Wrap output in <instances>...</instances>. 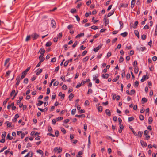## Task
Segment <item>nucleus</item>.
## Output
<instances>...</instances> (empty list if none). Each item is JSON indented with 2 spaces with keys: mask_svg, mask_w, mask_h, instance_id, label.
<instances>
[{
  "mask_svg": "<svg viewBox=\"0 0 157 157\" xmlns=\"http://www.w3.org/2000/svg\"><path fill=\"white\" fill-rule=\"evenodd\" d=\"M18 92V91L17 90V92H15V90H13L10 94V96L13 97L12 98H14L15 96L17 95Z\"/></svg>",
  "mask_w": 157,
  "mask_h": 157,
  "instance_id": "f257e3e1",
  "label": "nucleus"
},
{
  "mask_svg": "<svg viewBox=\"0 0 157 157\" xmlns=\"http://www.w3.org/2000/svg\"><path fill=\"white\" fill-rule=\"evenodd\" d=\"M103 44H100L96 47L93 50L95 52H97L98 50L100 49L102 47Z\"/></svg>",
  "mask_w": 157,
  "mask_h": 157,
  "instance_id": "f03ea898",
  "label": "nucleus"
},
{
  "mask_svg": "<svg viewBox=\"0 0 157 157\" xmlns=\"http://www.w3.org/2000/svg\"><path fill=\"white\" fill-rule=\"evenodd\" d=\"M104 21H105V25L106 26L109 23V20L107 18L106 15L104 16Z\"/></svg>",
  "mask_w": 157,
  "mask_h": 157,
  "instance_id": "7ed1b4c3",
  "label": "nucleus"
},
{
  "mask_svg": "<svg viewBox=\"0 0 157 157\" xmlns=\"http://www.w3.org/2000/svg\"><path fill=\"white\" fill-rule=\"evenodd\" d=\"M38 36L39 35L36 33H34L31 35V37L33 40L37 39Z\"/></svg>",
  "mask_w": 157,
  "mask_h": 157,
  "instance_id": "20e7f679",
  "label": "nucleus"
},
{
  "mask_svg": "<svg viewBox=\"0 0 157 157\" xmlns=\"http://www.w3.org/2000/svg\"><path fill=\"white\" fill-rule=\"evenodd\" d=\"M16 80L17 81V82L15 84V86L17 87L19 85L20 83V80L19 79V75L16 78Z\"/></svg>",
  "mask_w": 157,
  "mask_h": 157,
  "instance_id": "39448f33",
  "label": "nucleus"
},
{
  "mask_svg": "<svg viewBox=\"0 0 157 157\" xmlns=\"http://www.w3.org/2000/svg\"><path fill=\"white\" fill-rule=\"evenodd\" d=\"M51 26L53 28H55L56 27V22H55V20L53 19H52L51 20Z\"/></svg>",
  "mask_w": 157,
  "mask_h": 157,
  "instance_id": "423d86ee",
  "label": "nucleus"
},
{
  "mask_svg": "<svg viewBox=\"0 0 157 157\" xmlns=\"http://www.w3.org/2000/svg\"><path fill=\"white\" fill-rule=\"evenodd\" d=\"M136 49L137 50H138L139 52H140V51L142 52H143L146 49V48L145 47H141L140 48V49L138 47H137Z\"/></svg>",
  "mask_w": 157,
  "mask_h": 157,
  "instance_id": "0eeeda50",
  "label": "nucleus"
},
{
  "mask_svg": "<svg viewBox=\"0 0 157 157\" xmlns=\"http://www.w3.org/2000/svg\"><path fill=\"white\" fill-rule=\"evenodd\" d=\"M84 36V33H81L78 34V35L76 36V38H80L81 37L83 36Z\"/></svg>",
  "mask_w": 157,
  "mask_h": 157,
  "instance_id": "6e6552de",
  "label": "nucleus"
},
{
  "mask_svg": "<svg viewBox=\"0 0 157 157\" xmlns=\"http://www.w3.org/2000/svg\"><path fill=\"white\" fill-rule=\"evenodd\" d=\"M128 34V33L127 32H124L121 33L120 35L124 37H125L127 36Z\"/></svg>",
  "mask_w": 157,
  "mask_h": 157,
  "instance_id": "1a4fd4ad",
  "label": "nucleus"
},
{
  "mask_svg": "<svg viewBox=\"0 0 157 157\" xmlns=\"http://www.w3.org/2000/svg\"><path fill=\"white\" fill-rule=\"evenodd\" d=\"M136 3V0H132L131 2V8L132 9Z\"/></svg>",
  "mask_w": 157,
  "mask_h": 157,
  "instance_id": "9d476101",
  "label": "nucleus"
},
{
  "mask_svg": "<svg viewBox=\"0 0 157 157\" xmlns=\"http://www.w3.org/2000/svg\"><path fill=\"white\" fill-rule=\"evenodd\" d=\"M101 77L103 78H107L109 77V74H102L101 75Z\"/></svg>",
  "mask_w": 157,
  "mask_h": 157,
  "instance_id": "9b49d317",
  "label": "nucleus"
},
{
  "mask_svg": "<svg viewBox=\"0 0 157 157\" xmlns=\"http://www.w3.org/2000/svg\"><path fill=\"white\" fill-rule=\"evenodd\" d=\"M140 143L142 146H144L146 147L147 146V144L146 143L144 142V141L142 140H140Z\"/></svg>",
  "mask_w": 157,
  "mask_h": 157,
  "instance_id": "f8f14e48",
  "label": "nucleus"
},
{
  "mask_svg": "<svg viewBox=\"0 0 157 157\" xmlns=\"http://www.w3.org/2000/svg\"><path fill=\"white\" fill-rule=\"evenodd\" d=\"M134 34L135 35L137 36L138 38H139V33L138 30H134Z\"/></svg>",
  "mask_w": 157,
  "mask_h": 157,
  "instance_id": "ddd939ff",
  "label": "nucleus"
},
{
  "mask_svg": "<svg viewBox=\"0 0 157 157\" xmlns=\"http://www.w3.org/2000/svg\"><path fill=\"white\" fill-rule=\"evenodd\" d=\"M105 113L106 114L109 116L111 115V113L109 109H106L105 110Z\"/></svg>",
  "mask_w": 157,
  "mask_h": 157,
  "instance_id": "4468645a",
  "label": "nucleus"
},
{
  "mask_svg": "<svg viewBox=\"0 0 157 157\" xmlns=\"http://www.w3.org/2000/svg\"><path fill=\"white\" fill-rule=\"evenodd\" d=\"M43 56L44 55H40L39 57V59H40V61H41V62H43L45 59Z\"/></svg>",
  "mask_w": 157,
  "mask_h": 157,
  "instance_id": "2eb2a0df",
  "label": "nucleus"
},
{
  "mask_svg": "<svg viewBox=\"0 0 157 157\" xmlns=\"http://www.w3.org/2000/svg\"><path fill=\"white\" fill-rule=\"evenodd\" d=\"M134 67V73L136 74H137L138 73V71H139V69L138 68V67L137 66H136L135 67Z\"/></svg>",
  "mask_w": 157,
  "mask_h": 157,
  "instance_id": "dca6fc26",
  "label": "nucleus"
},
{
  "mask_svg": "<svg viewBox=\"0 0 157 157\" xmlns=\"http://www.w3.org/2000/svg\"><path fill=\"white\" fill-rule=\"evenodd\" d=\"M58 96H60L61 98H64L65 97V94H64L62 93V92H60L59 93Z\"/></svg>",
  "mask_w": 157,
  "mask_h": 157,
  "instance_id": "f3484780",
  "label": "nucleus"
},
{
  "mask_svg": "<svg viewBox=\"0 0 157 157\" xmlns=\"http://www.w3.org/2000/svg\"><path fill=\"white\" fill-rule=\"evenodd\" d=\"M138 23V21H136L135 22L134 25L133 27V28H134V29H136V28Z\"/></svg>",
  "mask_w": 157,
  "mask_h": 157,
  "instance_id": "a211bd4d",
  "label": "nucleus"
},
{
  "mask_svg": "<svg viewBox=\"0 0 157 157\" xmlns=\"http://www.w3.org/2000/svg\"><path fill=\"white\" fill-rule=\"evenodd\" d=\"M30 155V156L29 157H32L33 156V153L31 151H29L28 154L25 156L24 157H28V155Z\"/></svg>",
  "mask_w": 157,
  "mask_h": 157,
  "instance_id": "6ab92c4d",
  "label": "nucleus"
},
{
  "mask_svg": "<svg viewBox=\"0 0 157 157\" xmlns=\"http://www.w3.org/2000/svg\"><path fill=\"white\" fill-rule=\"evenodd\" d=\"M153 121V119L151 117H150L148 119V123L149 124H151Z\"/></svg>",
  "mask_w": 157,
  "mask_h": 157,
  "instance_id": "aec40b11",
  "label": "nucleus"
},
{
  "mask_svg": "<svg viewBox=\"0 0 157 157\" xmlns=\"http://www.w3.org/2000/svg\"><path fill=\"white\" fill-rule=\"evenodd\" d=\"M38 103L37 104V106H40L43 103V101L40 100L38 101Z\"/></svg>",
  "mask_w": 157,
  "mask_h": 157,
  "instance_id": "412c9836",
  "label": "nucleus"
},
{
  "mask_svg": "<svg viewBox=\"0 0 157 157\" xmlns=\"http://www.w3.org/2000/svg\"><path fill=\"white\" fill-rule=\"evenodd\" d=\"M7 139H8L10 140H11L13 139V137H12L10 136V133H8L7 136Z\"/></svg>",
  "mask_w": 157,
  "mask_h": 157,
  "instance_id": "4be33fe9",
  "label": "nucleus"
},
{
  "mask_svg": "<svg viewBox=\"0 0 157 157\" xmlns=\"http://www.w3.org/2000/svg\"><path fill=\"white\" fill-rule=\"evenodd\" d=\"M6 132H2V135L1 136V137L2 138H5V137L6 136Z\"/></svg>",
  "mask_w": 157,
  "mask_h": 157,
  "instance_id": "5701e85b",
  "label": "nucleus"
},
{
  "mask_svg": "<svg viewBox=\"0 0 157 157\" xmlns=\"http://www.w3.org/2000/svg\"><path fill=\"white\" fill-rule=\"evenodd\" d=\"M143 134V132L140 131H139L138 132V134L137 136H138L140 137H141Z\"/></svg>",
  "mask_w": 157,
  "mask_h": 157,
  "instance_id": "b1692460",
  "label": "nucleus"
},
{
  "mask_svg": "<svg viewBox=\"0 0 157 157\" xmlns=\"http://www.w3.org/2000/svg\"><path fill=\"white\" fill-rule=\"evenodd\" d=\"M98 112H102V106H98L97 108Z\"/></svg>",
  "mask_w": 157,
  "mask_h": 157,
  "instance_id": "393cba45",
  "label": "nucleus"
},
{
  "mask_svg": "<svg viewBox=\"0 0 157 157\" xmlns=\"http://www.w3.org/2000/svg\"><path fill=\"white\" fill-rule=\"evenodd\" d=\"M40 51L41 55H44V54L45 52V51L44 49H40Z\"/></svg>",
  "mask_w": 157,
  "mask_h": 157,
  "instance_id": "a878e982",
  "label": "nucleus"
},
{
  "mask_svg": "<svg viewBox=\"0 0 157 157\" xmlns=\"http://www.w3.org/2000/svg\"><path fill=\"white\" fill-rule=\"evenodd\" d=\"M51 44H52L51 42L50 41H48V42H47L46 43L45 46L46 47H49V46H50L51 45Z\"/></svg>",
  "mask_w": 157,
  "mask_h": 157,
  "instance_id": "bb28decb",
  "label": "nucleus"
},
{
  "mask_svg": "<svg viewBox=\"0 0 157 157\" xmlns=\"http://www.w3.org/2000/svg\"><path fill=\"white\" fill-rule=\"evenodd\" d=\"M146 78V75H144L141 79V81L142 82H144Z\"/></svg>",
  "mask_w": 157,
  "mask_h": 157,
  "instance_id": "cd10ccee",
  "label": "nucleus"
},
{
  "mask_svg": "<svg viewBox=\"0 0 157 157\" xmlns=\"http://www.w3.org/2000/svg\"><path fill=\"white\" fill-rule=\"evenodd\" d=\"M139 85V82L137 81H136L134 83V86L135 87H138Z\"/></svg>",
  "mask_w": 157,
  "mask_h": 157,
  "instance_id": "c85d7f7f",
  "label": "nucleus"
},
{
  "mask_svg": "<svg viewBox=\"0 0 157 157\" xmlns=\"http://www.w3.org/2000/svg\"><path fill=\"white\" fill-rule=\"evenodd\" d=\"M90 135L89 136L88 140V148H89L90 145L91 144V142H90Z\"/></svg>",
  "mask_w": 157,
  "mask_h": 157,
  "instance_id": "c756f323",
  "label": "nucleus"
},
{
  "mask_svg": "<svg viewBox=\"0 0 157 157\" xmlns=\"http://www.w3.org/2000/svg\"><path fill=\"white\" fill-rule=\"evenodd\" d=\"M114 13V11H112V12H109L108 15H107V16L108 17H110V16H111V15H112Z\"/></svg>",
  "mask_w": 157,
  "mask_h": 157,
  "instance_id": "7c9ffc66",
  "label": "nucleus"
},
{
  "mask_svg": "<svg viewBox=\"0 0 157 157\" xmlns=\"http://www.w3.org/2000/svg\"><path fill=\"white\" fill-rule=\"evenodd\" d=\"M91 28L94 30H95L97 29H98V27L97 26H95L94 25V26H92L91 27Z\"/></svg>",
  "mask_w": 157,
  "mask_h": 157,
  "instance_id": "2f4dec72",
  "label": "nucleus"
},
{
  "mask_svg": "<svg viewBox=\"0 0 157 157\" xmlns=\"http://www.w3.org/2000/svg\"><path fill=\"white\" fill-rule=\"evenodd\" d=\"M76 12V10L75 8L71 9L70 10V12L72 13H75Z\"/></svg>",
  "mask_w": 157,
  "mask_h": 157,
  "instance_id": "473e14b6",
  "label": "nucleus"
},
{
  "mask_svg": "<svg viewBox=\"0 0 157 157\" xmlns=\"http://www.w3.org/2000/svg\"><path fill=\"white\" fill-rule=\"evenodd\" d=\"M135 92V90L134 89L132 90H131V91L129 92V95H132L134 94Z\"/></svg>",
  "mask_w": 157,
  "mask_h": 157,
  "instance_id": "72a5a7b5",
  "label": "nucleus"
},
{
  "mask_svg": "<svg viewBox=\"0 0 157 157\" xmlns=\"http://www.w3.org/2000/svg\"><path fill=\"white\" fill-rule=\"evenodd\" d=\"M43 71L42 69H40L38 71L36 72V75H39Z\"/></svg>",
  "mask_w": 157,
  "mask_h": 157,
  "instance_id": "f704fd0d",
  "label": "nucleus"
},
{
  "mask_svg": "<svg viewBox=\"0 0 157 157\" xmlns=\"http://www.w3.org/2000/svg\"><path fill=\"white\" fill-rule=\"evenodd\" d=\"M10 60V58H8L6 59V60H5V63H4V65L5 66H6V65L7 63L8 62H9Z\"/></svg>",
  "mask_w": 157,
  "mask_h": 157,
  "instance_id": "c9c22d12",
  "label": "nucleus"
},
{
  "mask_svg": "<svg viewBox=\"0 0 157 157\" xmlns=\"http://www.w3.org/2000/svg\"><path fill=\"white\" fill-rule=\"evenodd\" d=\"M124 58L122 56H121L119 59V62L120 63L124 61Z\"/></svg>",
  "mask_w": 157,
  "mask_h": 157,
  "instance_id": "e433bc0d",
  "label": "nucleus"
},
{
  "mask_svg": "<svg viewBox=\"0 0 157 157\" xmlns=\"http://www.w3.org/2000/svg\"><path fill=\"white\" fill-rule=\"evenodd\" d=\"M146 36L145 35L143 34L141 36V39L143 40H144L146 38Z\"/></svg>",
  "mask_w": 157,
  "mask_h": 157,
  "instance_id": "4c0bfd02",
  "label": "nucleus"
},
{
  "mask_svg": "<svg viewBox=\"0 0 157 157\" xmlns=\"http://www.w3.org/2000/svg\"><path fill=\"white\" fill-rule=\"evenodd\" d=\"M76 109H72V110L71 112V114H72V115H74L76 113Z\"/></svg>",
  "mask_w": 157,
  "mask_h": 157,
  "instance_id": "58836bf2",
  "label": "nucleus"
},
{
  "mask_svg": "<svg viewBox=\"0 0 157 157\" xmlns=\"http://www.w3.org/2000/svg\"><path fill=\"white\" fill-rule=\"evenodd\" d=\"M37 153H39L40 154H42V155H43V151L40 150H37L36 151Z\"/></svg>",
  "mask_w": 157,
  "mask_h": 157,
  "instance_id": "ea45409f",
  "label": "nucleus"
},
{
  "mask_svg": "<svg viewBox=\"0 0 157 157\" xmlns=\"http://www.w3.org/2000/svg\"><path fill=\"white\" fill-rule=\"evenodd\" d=\"M30 39V35H28L25 39V41L27 42Z\"/></svg>",
  "mask_w": 157,
  "mask_h": 157,
  "instance_id": "a19ab883",
  "label": "nucleus"
},
{
  "mask_svg": "<svg viewBox=\"0 0 157 157\" xmlns=\"http://www.w3.org/2000/svg\"><path fill=\"white\" fill-rule=\"evenodd\" d=\"M137 62L136 60H135L133 63V65L134 67H135L136 66H137Z\"/></svg>",
  "mask_w": 157,
  "mask_h": 157,
  "instance_id": "79ce46f5",
  "label": "nucleus"
},
{
  "mask_svg": "<svg viewBox=\"0 0 157 157\" xmlns=\"http://www.w3.org/2000/svg\"><path fill=\"white\" fill-rule=\"evenodd\" d=\"M28 79L27 78H25L23 82L24 83H25L27 84V83H28Z\"/></svg>",
  "mask_w": 157,
  "mask_h": 157,
  "instance_id": "37998d69",
  "label": "nucleus"
},
{
  "mask_svg": "<svg viewBox=\"0 0 157 157\" xmlns=\"http://www.w3.org/2000/svg\"><path fill=\"white\" fill-rule=\"evenodd\" d=\"M128 6V4H122L121 5V7H126Z\"/></svg>",
  "mask_w": 157,
  "mask_h": 157,
  "instance_id": "c03bdc74",
  "label": "nucleus"
},
{
  "mask_svg": "<svg viewBox=\"0 0 157 157\" xmlns=\"http://www.w3.org/2000/svg\"><path fill=\"white\" fill-rule=\"evenodd\" d=\"M139 119L140 120L142 121L144 119V116L142 115H140L139 116Z\"/></svg>",
  "mask_w": 157,
  "mask_h": 157,
  "instance_id": "a18cd8bd",
  "label": "nucleus"
},
{
  "mask_svg": "<svg viewBox=\"0 0 157 157\" xmlns=\"http://www.w3.org/2000/svg\"><path fill=\"white\" fill-rule=\"evenodd\" d=\"M134 119V118L133 117H129L128 118V121L129 122H131Z\"/></svg>",
  "mask_w": 157,
  "mask_h": 157,
  "instance_id": "49530a36",
  "label": "nucleus"
},
{
  "mask_svg": "<svg viewBox=\"0 0 157 157\" xmlns=\"http://www.w3.org/2000/svg\"><path fill=\"white\" fill-rule=\"evenodd\" d=\"M147 102V99H142V103L143 104H144Z\"/></svg>",
  "mask_w": 157,
  "mask_h": 157,
  "instance_id": "de8ad7c7",
  "label": "nucleus"
},
{
  "mask_svg": "<svg viewBox=\"0 0 157 157\" xmlns=\"http://www.w3.org/2000/svg\"><path fill=\"white\" fill-rule=\"evenodd\" d=\"M62 88L63 90H66L67 89V86L66 85H63L62 86Z\"/></svg>",
  "mask_w": 157,
  "mask_h": 157,
  "instance_id": "09e8293b",
  "label": "nucleus"
},
{
  "mask_svg": "<svg viewBox=\"0 0 157 157\" xmlns=\"http://www.w3.org/2000/svg\"><path fill=\"white\" fill-rule=\"evenodd\" d=\"M68 63H69V60H66L64 63V66H65V67H66L67 66L68 64Z\"/></svg>",
  "mask_w": 157,
  "mask_h": 157,
  "instance_id": "8fccbe9b",
  "label": "nucleus"
},
{
  "mask_svg": "<svg viewBox=\"0 0 157 157\" xmlns=\"http://www.w3.org/2000/svg\"><path fill=\"white\" fill-rule=\"evenodd\" d=\"M10 149H8L7 150H6L5 151L4 153L6 155L8 153H9L10 151Z\"/></svg>",
  "mask_w": 157,
  "mask_h": 157,
  "instance_id": "3c124183",
  "label": "nucleus"
},
{
  "mask_svg": "<svg viewBox=\"0 0 157 157\" xmlns=\"http://www.w3.org/2000/svg\"><path fill=\"white\" fill-rule=\"evenodd\" d=\"M130 128L131 130L132 131V132H133V134L135 135V136H137V134L136 132H135V131H134L133 129L132 128Z\"/></svg>",
  "mask_w": 157,
  "mask_h": 157,
  "instance_id": "603ef678",
  "label": "nucleus"
},
{
  "mask_svg": "<svg viewBox=\"0 0 157 157\" xmlns=\"http://www.w3.org/2000/svg\"><path fill=\"white\" fill-rule=\"evenodd\" d=\"M78 42L77 41H75L74 43L73 44V45H72V47L73 48H74L75 47V46H76L77 45V44H78Z\"/></svg>",
  "mask_w": 157,
  "mask_h": 157,
  "instance_id": "864d4df0",
  "label": "nucleus"
},
{
  "mask_svg": "<svg viewBox=\"0 0 157 157\" xmlns=\"http://www.w3.org/2000/svg\"><path fill=\"white\" fill-rule=\"evenodd\" d=\"M75 17H76L77 21L79 22L80 20V18L78 16V15H76L75 16Z\"/></svg>",
  "mask_w": 157,
  "mask_h": 157,
  "instance_id": "5fc2aeb1",
  "label": "nucleus"
},
{
  "mask_svg": "<svg viewBox=\"0 0 157 157\" xmlns=\"http://www.w3.org/2000/svg\"><path fill=\"white\" fill-rule=\"evenodd\" d=\"M59 82L58 81H55L54 84H53V85L54 86H57L59 84Z\"/></svg>",
  "mask_w": 157,
  "mask_h": 157,
  "instance_id": "6e6d98bb",
  "label": "nucleus"
},
{
  "mask_svg": "<svg viewBox=\"0 0 157 157\" xmlns=\"http://www.w3.org/2000/svg\"><path fill=\"white\" fill-rule=\"evenodd\" d=\"M56 119H52V124H54V125H55L56 122Z\"/></svg>",
  "mask_w": 157,
  "mask_h": 157,
  "instance_id": "4d7b16f0",
  "label": "nucleus"
},
{
  "mask_svg": "<svg viewBox=\"0 0 157 157\" xmlns=\"http://www.w3.org/2000/svg\"><path fill=\"white\" fill-rule=\"evenodd\" d=\"M123 72L122 74H121V76H122V77H124L125 75V71H124V69L123 70Z\"/></svg>",
  "mask_w": 157,
  "mask_h": 157,
  "instance_id": "13d9d810",
  "label": "nucleus"
},
{
  "mask_svg": "<svg viewBox=\"0 0 157 157\" xmlns=\"http://www.w3.org/2000/svg\"><path fill=\"white\" fill-rule=\"evenodd\" d=\"M85 105L87 106L89 105V102L88 100H86L85 102Z\"/></svg>",
  "mask_w": 157,
  "mask_h": 157,
  "instance_id": "bf43d9fd",
  "label": "nucleus"
},
{
  "mask_svg": "<svg viewBox=\"0 0 157 157\" xmlns=\"http://www.w3.org/2000/svg\"><path fill=\"white\" fill-rule=\"evenodd\" d=\"M63 119V117H58L56 119V120L57 121L62 120Z\"/></svg>",
  "mask_w": 157,
  "mask_h": 157,
  "instance_id": "052dcab7",
  "label": "nucleus"
},
{
  "mask_svg": "<svg viewBox=\"0 0 157 157\" xmlns=\"http://www.w3.org/2000/svg\"><path fill=\"white\" fill-rule=\"evenodd\" d=\"M55 134L56 136L58 137L59 135V132L58 130H56L55 132Z\"/></svg>",
  "mask_w": 157,
  "mask_h": 157,
  "instance_id": "680f3d73",
  "label": "nucleus"
},
{
  "mask_svg": "<svg viewBox=\"0 0 157 157\" xmlns=\"http://www.w3.org/2000/svg\"><path fill=\"white\" fill-rule=\"evenodd\" d=\"M154 35L155 36L157 35V24L155 27V30Z\"/></svg>",
  "mask_w": 157,
  "mask_h": 157,
  "instance_id": "e2e57ef3",
  "label": "nucleus"
},
{
  "mask_svg": "<svg viewBox=\"0 0 157 157\" xmlns=\"http://www.w3.org/2000/svg\"><path fill=\"white\" fill-rule=\"evenodd\" d=\"M152 60L154 61H155L157 59V57L156 56H154L152 58Z\"/></svg>",
  "mask_w": 157,
  "mask_h": 157,
  "instance_id": "0e129e2a",
  "label": "nucleus"
},
{
  "mask_svg": "<svg viewBox=\"0 0 157 157\" xmlns=\"http://www.w3.org/2000/svg\"><path fill=\"white\" fill-rule=\"evenodd\" d=\"M61 131L64 134L66 133V130L63 128H61Z\"/></svg>",
  "mask_w": 157,
  "mask_h": 157,
  "instance_id": "69168bd1",
  "label": "nucleus"
},
{
  "mask_svg": "<svg viewBox=\"0 0 157 157\" xmlns=\"http://www.w3.org/2000/svg\"><path fill=\"white\" fill-rule=\"evenodd\" d=\"M30 69V67H28L24 71L27 73V72Z\"/></svg>",
  "mask_w": 157,
  "mask_h": 157,
  "instance_id": "338daca9",
  "label": "nucleus"
},
{
  "mask_svg": "<svg viewBox=\"0 0 157 157\" xmlns=\"http://www.w3.org/2000/svg\"><path fill=\"white\" fill-rule=\"evenodd\" d=\"M56 60V58L55 57L51 59V62H55Z\"/></svg>",
  "mask_w": 157,
  "mask_h": 157,
  "instance_id": "774afa93",
  "label": "nucleus"
}]
</instances>
